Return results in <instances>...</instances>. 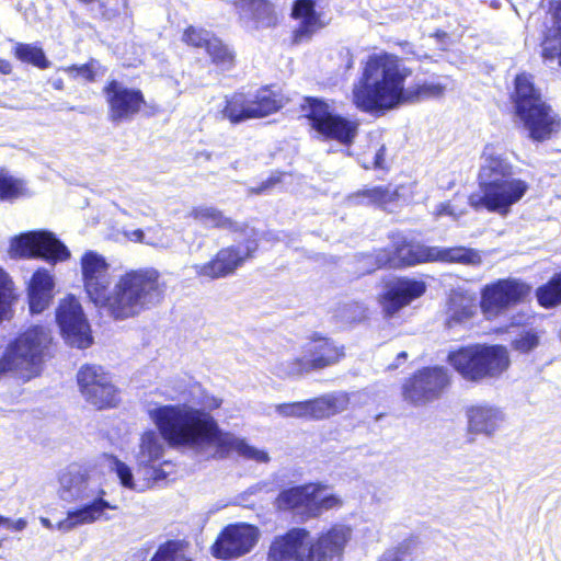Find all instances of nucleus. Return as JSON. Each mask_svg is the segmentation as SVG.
<instances>
[{
    "label": "nucleus",
    "instance_id": "1",
    "mask_svg": "<svg viewBox=\"0 0 561 561\" xmlns=\"http://www.w3.org/2000/svg\"><path fill=\"white\" fill-rule=\"evenodd\" d=\"M222 400L203 392L192 403L165 404L149 410V417L171 447L192 450L203 458H225L231 451L260 463L270 461L268 454L244 439L220 428L213 411Z\"/></svg>",
    "mask_w": 561,
    "mask_h": 561
},
{
    "label": "nucleus",
    "instance_id": "2",
    "mask_svg": "<svg viewBox=\"0 0 561 561\" xmlns=\"http://www.w3.org/2000/svg\"><path fill=\"white\" fill-rule=\"evenodd\" d=\"M411 73V69L398 56L371 54L362 67L360 78L353 85L352 101L363 112L383 115L404 104V83Z\"/></svg>",
    "mask_w": 561,
    "mask_h": 561
},
{
    "label": "nucleus",
    "instance_id": "3",
    "mask_svg": "<svg viewBox=\"0 0 561 561\" xmlns=\"http://www.w3.org/2000/svg\"><path fill=\"white\" fill-rule=\"evenodd\" d=\"M351 538L352 529L345 525H334L317 536L294 527L272 540L267 561H343Z\"/></svg>",
    "mask_w": 561,
    "mask_h": 561
},
{
    "label": "nucleus",
    "instance_id": "4",
    "mask_svg": "<svg viewBox=\"0 0 561 561\" xmlns=\"http://www.w3.org/2000/svg\"><path fill=\"white\" fill-rule=\"evenodd\" d=\"M57 494L65 502L85 501L79 508L69 510L66 517L57 523V529L69 533L80 526L99 520H110L107 511L117 510L104 499L106 491L94 485L88 468L70 465L59 473Z\"/></svg>",
    "mask_w": 561,
    "mask_h": 561
},
{
    "label": "nucleus",
    "instance_id": "5",
    "mask_svg": "<svg viewBox=\"0 0 561 561\" xmlns=\"http://www.w3.org/2000/svg\"><path fill=\"white\" fill-rule=\"evenodd\" d=\"M160 275L153 268L131 270L121 275L103 296L98 308L115 320L139 316L163 296Z\"/></svg>",
    "mask_w": 561,
    "mask_h": 561
},
{
    "label": "nucleus",
    "instance_id": "6",
    "mask_svg": "<svg viewBox=\"0 0 561 561\" xmlns=\"http://www.w3.org/2000/svg\"><path fill=\"white\" fill-rule=\"evenodd\" d=\"M168 440L158 430H147L140 437L134 459L137 466L138 478H135L131 468L116 456L106 455L110 469L116 473L123 488L135 492H144L153 483L164 480L170 473L164 467H170L168 461L160 462L165 453L163 440Z\"/></svg>",
    "mask_w": 561,
    "mask_h": 561
},
{
    "label": "nucleus",
    "instance_id": "7",
    "mask_svg": "<svg viewBox=\"0 0 561 561\" xmlns=\"http://www.w3.org/2000/svg\"><path fill=\"white\" fill-rule=\"evenodd\" d=\"M53 342L51 332L44 325H31L4 348L0 357V376L27 381L43 369Z\"/></svg>",
    "mask_w": 561,
    "mask_h": 561
},
{
    "label": "nucleus",
    "instance_id": "8",
    "mask_svg": "<svg viewBox=\"0 0 561 561\" xmlns=\"http://www.w3.org/2000/svg\"><path fill=\"white\" fill-rule=\"evenodd\" d=\"M513 102L518 121L533 140H547L560 130L559 115L542 99L530 75L520 73L516 77Z\"/></svg>",
    "mask_w": 561,
    "mask_h": 561
},
{
    "label": "nucleus",
    "instance_id": "9",
    "mask_svg": "<svg viewBox=\"0 0 561 561\" xmlns=\"http://www.w3.org/2000/svg\"><path fill=\"white\" fill-rule=\"evenodd\" d=\"M344 356L342 344L319 333H312L301 346V356L279 362L275 366V374L282 378L300 377L312 370L333 366Z\"/></svg>",
    "mask_w": 561,
    "mask_h": 561
},
{
    "label": "nucleus",
    "instance_id": "10",
    "mask_svg": "<svg viewBox=\"0 0 561 561\" xmlns=\"http://www.w3.org/2000/svg\"><path fill=\"white\" fill-rule=\"evenodd\" d=\"M343 500L321 483H308L283 490L275 500L279 511L291 512L301 518L319 517L324 512L342 507Z\"/></svg>",
    "mask_w": 561,
    "mask_h": 561
},
{
    "label": "nucleus",
    "instance_id": "11",
    "mask_svg": "<svg viewBox=\"0 0 561 561\" xmlns=\"http://www.w3.org/2000/svg\"><path fill=\"white\" fill-rule=\"evenodd\" d=\"M529 183L523 179H507L484 183L479 191L469 195V205L474 209L485 208L500 216H507L512 206L519 203L529 191Z\"/></svg>",
    "mask_w": 561,
    "mask_h": 561
},
{
    "label": "nucleus",
    "instance_id": "12",
    "mask_svg": "<svg viewBox=\"0 0 561 561\" xmlns=\"http://www.w3.org/2000/svg\"><path fill=\"white\" fill-rule=\"evenodd\" d=\"M12 259L41 257L48 263L67 261L70 257L68 248L48 231H30L12 238L9 248Z\"/></svg>",
    "mask_w": 561,
    "mask_h": 561
},
{
    "label": "nucleus",
    "instance_id": "13",
    "mask_svg": "<svg viewBox=\"0 0 561 561\" xmlns=\"http://www.w3.org/2000/svg\"><path fill=\"white\" fill-rule=\"evenodd\" d=\"M398 266H411L426 262H457L477 265L481 255L477 250L465 247L439 248L402 242L396 245Z\"/></svg>",
    "mask_w": 561,
    "mask_h": 561
},
{
    "label": "nucleus",
    "instance_id": "14",
    "mask_svg": "<svg viewBox=\"0 0 561 561\" xmlns=\"http://www.w3.org/2000/svg\"><path fill=\"white\" fill-rule=\"evenodd\" d=\"M529 294L530 286L519 279H500L483 287L480 308L485 319L492 320L511 306L524 301Z\"/></svg>",
    "mask_w": 561,
    "mask_h": 561
},
{
    "label": "nucleus",
    "instance_id": "15",
    "mask_svg": "<svg viewBox=\"0 0 561 561\" xmlns=\"http://www.w3.org/2000/svg\"><path fill=\"white\" fill-rule=\"evenodd\" d=\"M304 111L312 128L325 138L350 144L357 134L358 124L356 122L334 115L323 101L307 99Z\"/></svg>",
    "mask_w": 561,
    "mask_h": 561
},
{
    "label": "nucleus",
    "instance_id": "16",
    "mask_svg": "<svg viewBox=\"0 0 561 561\" xmlns=\"http://www.w3.org/2000/svg\"><path fill=\"white\" fill-rule=\"evenodd\" d=\"M256 249V240L249 237L243 243L220 249L210 261L195 264L193 268L201 278L213 280L227 277L242 266Z\"/></svg>",
    "mask_w": 561,
    "mask_h": 561
},
{
    "label": "nucleus",
    "instance_id": "17",
    "mask_svg": "<svg viewBox=\"0 0 561 561\" xmlns=\"http://www.w3.org/2000/svg\"><path fill=\"white\" fill-rule=\"evenodd\" d=\"M450 382L448 370L444 367H426L405 380L402 387L404 400L424 405L439 398Z\"/></svg>",
    "mask_w": 561,
    "mask_h": 561
},
{
    "label": "nucleus",
    "instance_id": "18",
    "mask_svg": "<svg viewBox=\"0 0 561 561\" xmlns=\"http://www.w3.org/2000/svg\"><path fill=\"white\" fill-rule=\"evenodd\" d=\"M261 537L260 529L251 524L236 523L226 526L211 546L214 557L232 560L250 553Z\"/></svg>",
    "mask_w": 561,
    "mask_h": 561
},
{
    "label": "nucleus",
    "instance_id": "19",
    "mask_svg": "<svg viewBox=\"0 0 561 561\" xmlns=\"http://www.w3.org/2000/svg\"><path fill=\"white\" fill-rule=\"evenodd\" d=\"M56 320L65 340L72 346L85 348L92 343L90 325L80 301L68 296L60 300L56 310Z\"/></svg>",
    "mask_w": 561,
    "mask_h": 561
},
{
    "label": "nucleus",
    "instance_id": "20",
    "mask_svg": "<svg viewBox=\"0 0 561 561\" xmlns=\"http://www.w3.org/2000/svg\"><path fill=\"white\" fill-rule=\"evenodd\" d=\"M77 379L82 396L95 408H112L118 402L116 388L102 367L83 366L78 371Z\"/></svg>",
    "mask_w": 561,
    "mask_h": 561
},
{
    "label": "nucleus",
    "instance_id": "21",
    "mask_svg": "<svg viewBox=\"0 0 561 561\" xmlns=\"http://www.w3.org/2000/svg\"><path fill=\"white\" fill-rule=\"evenodd\" d=\"M84 290L96 307L112 284L110 264L94 251H87L80 261Z\"/></svg>",
    "mask_w": 561,
    "mask_h": 561
},
{
    "label": "nucleus",
    "instance_id": "22",
    "mask_svg": "<svg viewBox=\"0 0 561 561\" xmlns=\"http://www.w3.org/2000/svg\"><path fill=\"white\" fill-rule=\"evenodd\" d=\"M466 415L469 433L486 438H492L503 431L508 420L502 407L485 401L470 405Z\"/></svg>",
    "mask_w": 561,
    "mask_h": 561
},
{
    "label": "nucleus",
    "instance_id": "23",
    "mask_svg": "<svg viewBox=\"0 0 561 561\" xmlns=\"http://www.w3.org/2000/svg\"><path fill=\"white\" fill-rule=\"evenodd\" d=\"M426 284L423 280L412 278H399L389 283L383 294L378 298L379 305L386 317L390 318L413 300L423 296Z\"/></svg>",
    "mask_w": 561,
    "mask_h": 561
},
{
    "label": "nucleus",
    "instance_id": "24",
    "mask_svg": "<svg viewBox=\"0 0 561 561\" xmlns=\"http://www.w3.org/2000/svg\"><path fill=\"white\" fill-rule=\"evenodd\" d=\"M104 93L110 107V119L115 123L131 119L145 103L139 90L128 89L115 80L104 88Z\"/></svg>",
    "mask_w": 561,
    "mask_h": 561
},
{
    "label": "nucleus",
    "instance_id": "25",
    "mask_svg": "<svg viewBox=\"0 0 561 561\" xmlns=\"http://www.w3.org/2000/svg\"><path fill=\"white\" fill-rule=\"evenodd\" d=\"M411 188L405 185H377L365 188L350 197V202L358 205H376L388 211H394L408 202Z\"/></svg>",
    "mask_w": 561,
    "mask_h": 561
},
{
    "label": "nucleus",
    "instance_id": "26",
    "mask_svg": "<svg viewBox=\"0 0 561 561\" xmlns=\"http://www.w3.org/2000/svg\"><path fill=\"white\" fill-rule=\"evenodd\" d=\"M513 175L514 167L508 161L504 148L500 145H486L481 156V164L478 174L479 186Z\"/></svg>",
    "mask_w": 561,
    "mask_h": 561
},
{
    "label": "nucleus",
    "instance_id": "27",
    "mask_svg": "<svg viewBox=\"0 0 561 561\" xmlns=\"http://www.w3.org/2000/svg\"><path fill=\"white\" fill-rule=\"evenodd\" d=\"M478 307L476 296L465 290H453L449 294L445 324L449 329L466 328L477 316Z\"/></svg>",
    "mask_w": 561,
    "mask_h": 561
},
{
    "label": "nucleus",
    "instance_id": "28",
    "mask_svg": "<svg viewBox=\"0 0 561 561\" xmlns=\"http://www.w3.org/2000/svg\"><path fill=\"white\" fill-rule=\"evenodd\" d=\"M293 18L298 21L293 33V43L302 44L325 26L321 14L316 12L312 0H297L293 8Z\"/></svg>",
    "mask_w": 561,
    "mask_h": 561
},
{
    "label": "nucleus",
    "instance_id": "29",
    "mask_svg": "<svg viewBox=\"0 0 561 561\" xmlns=\"http://www.w3.org/2000/svg\"><path fill=\"white\" fill-rule=\"evenodd\" d=\"M447 360L463 379L468 381L483 380L480 344L460 347L457 351L450 352Z\"/></svg>",
    "mask_w": 561,
    "mask_h": 561
},
{
    "label": "nucleus",
    "instance_id": "30",
    "mask_svg": "<svg viewBox=\"0 0 561 561\" xmlns=\"http://www.w3.org/2000/svg\"><path fill=\"white\" fill-rule=\"evenodd\" d=\"M54 277L48 271L37 270L27 285V299L31 313L43 312L50 304L54 289Z\"/></svg>",
    "mask_w": 561,
    "mask_h": 561
},
{
    "label": "nucleus",
    "instance_id": "31",
    "mask_svg": "<svg viewBox=\"0 0 561 561\" xmlns=\"http://www.w3.org/2000/svg\"><path fill=\"white\" fill-rule=\"evenodd\" d=\"M307 416L311 420L328 419L348 409L350 396L346 392H331L307 400Z\"/></svg>",
    "mask_w": 561,
    "mask_h": 561
},
{
    "label": "nucleus",
    "instance_id": "32",
    "mask_svg": "<svg viewBox=\"0 0 561 561\" xmlns=\"http://www.w3.org/2000/svg\"><path fill=\"white\" fill-rule=\"evenodd\" d=\"M480 359L483 379L500 377L511 364L508 351L503 345L480 344Z\"/></svg>",
    "mask_w": 561,
    "mask_h": 561
},
{
    "label": "nucleus",
    "instance_id": "33",
    "mask_svg": "<svg viewBox=\"0 0 561 561\" xmlns=\"http://www.w3.org/2000/svg\"><path fill=\"white\" fill-rule=\"evenodd\" d=\"M190 217L209 228H221L231 231H238L241 229L240 224L225 216L221 210L214 206H196L190 211Z\"/></svg>",
    "mask_w": 561,
    "mask_h": 561
},
{
    "label": "nucleus",
    "instance_id": "34",
    "mask_svg": "<svg viewBox=\"0 0 561 561\" xmlns=\"http://www.w3.org/2000/svg\"><path fill=\"white\" fill-rule=\"evenodd\" d=\"M450 80L445 77L442 79H432L423 83H416L407 88L404 104L420 102L427 99L443 98Z\"/></svg>",
    "mask_w": 561,
    "mask_h": 561
},
{
    "label": "nucleus",
    "instance_id": "35",
    "mask_svg": "<svg viewBox=\"0 0 561 561\" xmlns=\"http://www.w3.org/2000/svg\"><path fill=\"white\" fill-rule=\"evenodd\" d=\"M542 57L545 60H558L561 66V2L554 8L552 24L542 43Z\"/></svg>",
    "mask_w": 561,
    "mask_h": 561
},
{
    "label": "nucleus",
    "instance_id": "36",
    "mask_svg": "<svg viewBox=\"0 0 561 561\" xmlns=\"http://www.w3.org/2000/svg\"><path fill=\"white\" fill-rule=\"evenodd\" d=\"M253 111L251 112L255 118L267 116L277 112L285 104V99L278 92L268 88H263L250 95Z\"/></svg>",
    "mask_w": 561,
    "mask_h": 561
},
{
    "label": "nucleus",
    "instance_id": "37",
    "mask_svg": "<svg viewBox=\"0 0 561 561\" xmlns=\"http://www.w3.org/2000/svg\"><path fill=\"white\" fill-rule=\"evenodd\" d=\"M18 299L19 294L12 277L0 267V323L13 317V307Z\"/></svg>",
    "mask_w": 561,
    "mask_h": 561
},
{
    "label": "nucleus",
    "instance_id": "38",
    "mask_svg": "<svg viewBox=\"0 0 561 561\" xmlns=\"http://www.w3.org/2000/svg\"><path fill=\"white\" fill-rule=\"evenodd\" d=\"M253 104H251L250 95L243 93H234L226 101L222 114L231 123H239L245 119L255 118L252 115Z\"/></svg>",
    "mask_w": 561,
    "mask_h": 561
},
{
    "label": "nucleus",
    "instance_id": "39",
    "mask_svg": "<svg viewBox=\"0 0 561 561\" xmlns=\"http://www.w3.org/2000/svg\"><path fill=\"white\" fill-rule=\"evenodd\" d=\"M241 9L244 13H251L261 25L270 26L275 22L274 7L266 0H243Z\"/></svg>",
    "mask_w": 561,
    "mask_h": 561
},
{
    "label": "nucleus",
    "instance_id": "40",
    "mask_svg": "<svg viewBox=\"0 0 561 561\" xmlns=\"http://www.w3.org/2000/svg\"><path fill=\"white\" fill-rule=\"evenodd\" d=\"M13 54L19 60L32 64L39 69H46L50 66L43 49L35 44L15 43Z\"/></svg>",
    "mask_w": 561,
    "mask_h": 561
},
{
    "label": "nucleus",
    "instance_id": "41",
    "mask_svg": "<svg viewBox=\"0 0 561 561\" xmlns=\"http://www.w3.org/2000/svg\"><path fill=\"white\" fill-rule=\"evenodd\" d=\"M538 302L546 308L561 304V272L556 274L546 285L536 293Z\"/></svg>",
    "mask_w": 561,
    "mask_h": 561
},
{
    "label": "nucleus",
    "instance_id": "42",
    "mask_svg": "<svg viewBox=\"0 0 561 561\" xmlns=\"http://www.w3.org/2000/svg\"><path fill=\"white\" fill-rule=\"evenodd\" d=\"M543 332L534 328L522 330L512 341L514 351L527 354L537 348L540 344Z\"/></svg>",
    "mask_w": 561,
    "mask_h": 561
},
{
    "label": "nucleus",
    "instance_id": "43",
    "mask_svg": "<svg viewBox=\"0 0 561 561\" xmlns=\"http://www.w3.org/2000/svg\"><path fill=\"white\" fill-rule=\"evenodd\" d=\"M213 62L222 69H230L234 61L233 53L219 38L214 37L206 48Z\"/></svg>",
    "mask_w": 561,
    "mask_h": 561
},
{
    "label": "nucleus",
    "instance_id": "44",
    "mask_svg": "<svg viewBox=\"0 0 561 561\" xmlns=\"http://www.w3.org/2000/svg\"><path fill=\"white\" fill-rule=\"evenodd\" d=\"M150 561H192L181 541L170 540L161 545Z\"/></svg>",
    "mask_w": 561,
    "mask_h": 561
},
{
    "label": "nucleus",
    "instance_id": "45",
    "mask_svg": "<svg viewBox=\"0 0 561 561\" xmlns=\"http://www.w3.org/2000/svg\"><path fill=\"white\" fill-rule=\"evenodd\" d=\"M24 194L22 181L14 179L8 171L0 169V199L13 201Z\"/></svg>",
    "mask_w": 561,
    "mask_h": 561
},
{
    "label": "nucleus",
    "instance_id": "46",
    "mask_svg": "<svg viewBox=\"0 0 561 561\" xmlns=\"http://www.w3.org/2000/svg\"><path fill=\"white\" fill-rule=\"evenodd\" d=\"M214 37L215 36L204 28L188 26L182 34V42L192 47L206 49Z\"/></svg>",
    "mask_w": 561,
    "mask_h": 561
},
{
    "label": "nucleus",
    "instance_id": "47",
    "mask_svg": "<svg viewBox=\"0 0 561 561\" xmlns=\"http://www.w3.org/2000/svg\"><path fill=\"white\" fill-rule=\"evenodd\" d=\"M95 62L91 61L82 66H70L59 68V71H64L73 79H82L84 81H93L95 77Z\"/></svg>",
    "mask_w": 561,
    "mask_h": 561
},
{
    "label": "nucleus",
    "instance_id": "48",
    "mask_svg": "<svg viewBox=\"0 0 561 561\" xmlns=\"http://www.w3.org/2000/svg\"><path fill=\"white\" fill-rule=\"evenodd\" d=\"M275 410L284 417L308 419L306 401L278 404Z\"/></svg>",
    "mask_w": 561,
    "mask_h": 561
},
{
    "label": "nucleus",
    "instance_id": "49",
    "mask_svg": "<svg viewBox=\"0 0 561 561\" xmlns=\"http://www.w3.org/2000/svg\"><path fill=\"white\" fill-rule=\"evenodd\" d=\"M386 145L383 142H375L370 146L367 154L371 157V160L367 161L365 168H379L382 169L386 165Z\"/></svg>",
    "mask_w": 561,
    "mask_h": 561
},
{
    "label": "nucleus",
    "instance_id": "50",
    "mask_svg": "<svg viewBox=\"0 0 561 561\" xmlns=\"http://www.w3.org/2000/svg\"><path fill=\"white\" fill-rule=\"evenodd\" d=\"M463 214L465 210H458L450 202H442L437 204L432 213L436 220L443 216H449L454 220H458Z\"/></svg>",
    "mask_w": 561,
    "mask_h": 561
},
{
    "label": "nucleus",
    "instance_id": "51",
    "mask_svg": "<svg viewBox=\"0 0 561 561\" xmlns=\"http://www.w3.org/2000/svg\"><path fill=\"white\" fill-rule=\"evenodd\" d=\"M124 234L127 239L135 241V242H145L147 244H151L154 247H162V248L169 247V241L163 240V239H159L156 241L145 240V233L141 229L126 230L124 232Z\"/></svg>",
    "mask_w": 561,
    "mask_h": 561
},
{
    "label": "nucleus",
    "instance_id": "52",
    "mask_svg": "<svg viewBox=\"0 0 561 561\" xmlns=\"http://www.w3.org/2000/svg\"><path fill=\"white\" fill-rule=\"evenodd\" d=\"M387 265L391 267H398L396 250L393 252H390L386 249H382L377 252L375 268H379Z\"/></svg>",
    "mask_w": 561,
    "mask_h": 561
},
{
    "label": "nucleus",
    "instance_id": "53",
    "mask_svg": "<svg viewBox=\"0 0 561 561\" xmlns=\"http://www.w3.org/2000/svg\"><path fill=\"white\" fill-rule=\"evenodd\" d=\"M410 543H402L399 547L387 550L378 561H404Z\"/></svg>",
    "mask_w": 561,
    "mask_h": 561
},
{
    "label": "nucleus",
    "instance_id": "54",
    "mask_svg": "<svg viewBox=\"0 0 561 561\" xmlns=\"http://www.w3.org/2000/svg\"><path fill=\"white\" fill-rule=\"evenodd\" d=\"M279 180L276 179V178H270L268 180H266L265 182H263L260 186L255 187V188H252L251 192L252 193H255V194H261V193H264L266 192L267 190H270V187H272L276 182H278Z\"/></svg>",
    "mask_w": 561,
    "mask_h": 561
},
{
    "label": "nucleus",
    "instance_id": "55",
    "mask_svg": "<svg viewBox=\"0 0 561 561\" xmlns=\"http://www.w3.org/2000/svg\"><path fill=\"white\" fill-rule=\"evenodd\" d=\"M27 526V522L24 518H19L14 522L10 520V524H7L8 528H12L16 531L23 530Z\"/></svg>",
    "mask_w": 561,
    "mask_h": 561
},
{
    "label": "nucleus",
    "instance_id": "56",
    "mask_svg": "<svg viewBox=\"0 0 561 561\" xmlns=\"http://www.w3.org/2000/svg\"><path fill=\"white\" fill-rule=\"evenodd\" d=\"M355 311H356V314L354 317H352V320L355 321V320H360L363 318H365L366 316V309L362 306V305H358V304H354L352 306Z\"/></svg>",
    "mask_w": 561,
    "mask_h": 561
},
{
    "label": "nucleus",
    "instance_id": "57",
    "mask_svg": "<svg viewBox=\"0 0 561 561\" xmlns=\"http://www.w3.org/2000/svg\"><path fill=\"white\" fill-rule=\"evenodd\" d=\"M11 72H12L11 64L5 59L0 58V73L10 75Z\"/></svg>",
    "mask_w": 561,
    "mask_h": 561
},
{
    "label": "nucleus",
    "instance_id": "58",
    "mask_svg": "<svg viewBox=\"0 0 561 561\" xmlns=\"http://www.w3.org/2000/svg\"><path fill=\"white\" fill-rule=\"evenodd\" d=\"M51 85L56 90H62L64 89V81L61 78H54L50 81Z\"/></svg>",
    "mask_w": 561,
    "mask_h": 561
},
{
    "label": "nucleus",
    "instance_id": "59",
    "mask_svg": "<svg viewBox=\"0 0 561 561\" xmlns=\"http://www.w3.org/2000/svg\"><path fill=\"white\" fill-rule=\"evenodd\" d=\"M39 522L41 524L47 528V529H53L54 528V525L53 523L50 522V519L46 518V517H41L39 518ZM55 528H57V525L55 526Z\"/></svg>",
    "mask_w": 561,
    "mask_h": 561
},
{
    "label": "nucleus",
    "instance_id": "60",
    "mask_svg": "<svg viewBox=\"0 0 561 561\" xmlns=\"http://www.w3.org/2000/svg\"><path fill=\"white\" fill-rule=\"evenodd\" d=\"M7 524H10V519L0 515V526H5L7 527Z\"/></svg>",
    "mask_w": 561,
    "mask_h": 561
},
{
    "label": "nucleus",
    "instance_id": "61",
    "mask_svg": "<svg viewBox=\"0 0 561 561\" xmlns=\"http://www.w3.org/2000/svg\"><path fill=\"white\" fill-rule=\"evenodd\" d=\"M408 354L405 352H401L398 354V359H407Z\"/></svg>",
    "mask_w": 561,
    "mask_h": 561
},
{
    "label": "nucleus",
    "instance_id": "62",
    "mask_svg": "<svg viewBox=\"0 0 561 561\" xmlns=\"http://www.w3.org/2000/svg\"><path fill=\"white\" fill-rule=\"evenodd\" d=\"M520 323H522V322L517 321L516 319H513V321H512V324H514V325H515V324H516V325H518V324H520Z\"/></svg>",
    "mask_w": 561,
    "mask_h": 561
}]
</instances>
